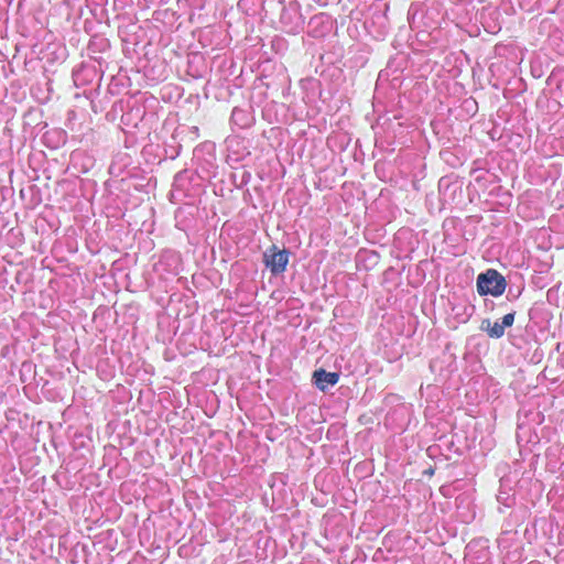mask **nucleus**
Returning <instances> with one entry per match:
<instances>
[{
    "label": "nucleus",
    "mask_w": 564,
    "mask_h": 564,
    "mask_svg": "<svg viewBox=\"0 0 564 564\" xmlns=\"http://www.w3.org/2000/svg\"><path fill=\"white\" fill-rule=\"evenodd\" d=\"M513 322H514V314L509 313L503 316L501 324L506 328V327L511 326L513 324Z\"/></svg>",
    "instance_id": "nucleus-5"
},
{
    "label": "nucleus",
    "mask_w": 564,
    "mask_h": 564,
    "mask_svg": "<svg viewBox=\"0 0 564 564\" xmlns=\"http://www.w3.org/2000/svg\"><path fill=\"white\" fill-rule=\"evenodd\" d=\"M480 329L487 332L491 338H500L505 334L503 325L499 322L491 323L490 319H484Z\"/></svg>",
    "instance_id": "nucleus-4"
},
{
    "label": "nucleus",
    "mask_w": 564,
    "mask_h": 564,
    "mask_svg": "<svg viewBox=\"0 0 564 564\" xmlns=\"http://www.w3.org/2000/svg\"><path fill=\"white\" fill-rule=\"evenodd\" d=\"M313 379L316 387L324 391L329 386H335L338 382L339 376L336 372H327L323 369H319L314 372Z\"/></svg>",
    "instance_id": "nucleus-3"
},
{
    "label": "nucleus",
    "mask_w": 564,
    "mask_h": 564,
    "mask_svg": "<svg viewBox=\"0 0 564 564\" xmlns=\"http://www.w3.org/2000/svg\"><path fill=\"white\" fill-rule=\"evenodd\" d=\"M477 290L480 295H501L506 290V280L496 270H487L477 278Z\"/></svg>",
    "instance_id": "nucleus-1"
},
{
    "label": "nucleus",
    "mask_w": 564,
    "mask_h": 564,
    "mask_svg": "<svg viewBox=\"0 0 564 564\" xmlns=\"http://www.w3.org/2000/svg\"><path fill=\"white\" fill-rule=\"evenodd\" d=\"M264 263L273 274H279L285 271L289 262V252L286 250H279L272 247L264 253Z\"/></svg>",
    "instance_id": "nucleus-2"
}]
</instances>
